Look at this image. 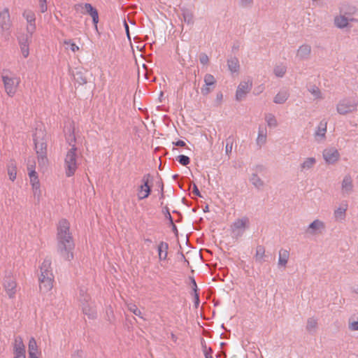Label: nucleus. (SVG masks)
<instances>
[{
  "label": "nucleus",
  "mask_w": 358,
  "mask_h": 358,
  "mask_svg": "<svg viewBox=\"0 0 358 358\" xmlns=\"http://www.w3.org/2000/svg\"><path fill=\"white\" fill-rule=\"evenodd\" d=\"M39 290L42 294L49 293L53 288L55 275L52 271V260L46 257L39 266L38 277Z\"/></svg>",
  "instance_id": "1"
},
{
  "label": "nucleus",
  "mask_w": 358,
  "mask_h": 358,
  "mask_svg": "<svg viewBox=\"0 0 358 358\" xmlns=\"http://www.w3.org/2000/svg\"><path fill=\"white\" fill-rule=\"evenodd\" d=\"M1 79L3 83L5 93L10 97H13L19 88L21 83L20 78L14 72L6 69L1 73Z\"/></svg>",
  "instance_id": "2"
},
{
  "label": "nucleus",
  "mask_w": 358,
  "mask_h": 358,
  "mask_svg": "<svg viewBox=\"0 0 358 358\" xmlns=\"http://www.w3.org/2000/svg\"><path fill=\"white\" fill-rule=\"evenodd\" d=\"M78 168L77 148L73 145L64 157V169L66 177L74 176Z\"/></svg>",
  "instance_id": "3"
},
{
  "label": "nucleus",
  "mask_w": 358,
  "mask_h": 358,
  "mask_svg": "<svg viewBox=\"0 0 358 358\" xmlns=\"http://www.w3.org/2000/svg\"><path fill=\"white\" fill-rule=\"evenodd\" d=\"M75 243L73 239L57 241V251L65 261L71 262L74 258Z\"/></svg>",
  "instance_id": "4"
},
{
  "label": "nucleus",
  "mask_w": 358,
  "mask_h": 358,
  "mask_svg": "<svg viewBox=\"0 0 358 358\" xmlns=\"http://www.w3.org/2000/svg\"><path fill=\"white\" fill-rule=\"evenodd\" d=\"M57 241L73 239L70 222L66 219H62L57 226Z\"/></svg>",
  "instance_id": "5"
},
{
  "label": "nucleus",
  "mask_w": 358,
  "mask_h": 358,
  "mask_svg": "<svg viewBox=\"0 0 358 358\" xmlns=\"http://www.w3.org/2000/svg\"><path fill=\"white\" fill-rule=\"evenodd\" d=\"M46 134L43 130L36 131L34 135L35 149L38 157H43L47 150Z\"/></svg>",
  "instance_id": "6"
},
{
  "label": "nucleus",
  "mask_w": 358,
  "mask_h": 358,
  "mask_svg": "<svg viewBox=\"0 0 358 358\" xmlns=\"http://www.w3.org/2000/svg\"><path fill=\"white\" fill-rule=\"evenodd\" d=\"M79 301L84 314L90 317H94L96 315V306L89 295L81 296Z\"/></svg>",
  "instance_id": "7"
},
{
  "label": "nucleus",
  "mask_w": 358,
  "mask_h": 358,
  "mask_svg": "<svg viewBox=\"0 0 358 358\" xmlns=\"http://www.w3.org/2000/svg\"><path fill=\"white\" fill-rule=\"evenodd\" d=\"M28 176L34 195L40 196L41 194V183L34 166H31L28 168Z\"/></svg>",
  "instance_id": "8"
},
{
  "label": "nucleus",
  "mask_w": 358,
  "mask_h": 358,
  "mask_svg": "<svg viewBox=\"0 0 358 358\" xmlns=\"http://www.w3.org/2000/svg\"><path fill=\"white\" fill-rule=\"evenodd\" d=\"M151 177L149 174L145 175L141 180V185L137 189V197L138 200H143L149 196L151 192Z\"/></svg>",
  "instance_id": "9"
},
{
  "label": "nucleus",
  "mask_w": 358,
  "mask_h": 358,
  "mask_svg": "<svg viewBox=\"0 0 358 358\" xmlns=\"http://www.w3.org/2000/svg\"><path fill=\"white\" fill-rule=\"evenodd\" d=\"M76 9L83 14H88L92 18L96 28L99 22V14L97 10L91 3H80L76 6Z\"/></svg>",
  "instance_id": "10"
},
{
  "label": "nucleus",
  "mask_w": 358,
  "mask_h": 358,
  "mask_svg": "<svg viewBox=\"0 0 358 358\" xmlns=\"http://www.w3.org/2000/svg\"><path fill=\"white\" fill-rule=\"evenodd\" d=\"M22 16L27 21L26 33L34 34L36 29L34 12L30 9H25L22 13Z\"/></svg>",
  "instance_id": "11"
},
{
  "label": "nucleus",
  "mask_w": 358,
  "mask_h": 358,
  "mask_svg": "<svg viewBox=\"0 0 358 358\" xmlns=\"http://www.w3.org/2000/svg\"><path fill=\"white\" fill-rule=\"evenodd\" d=\"M339 12L345 15L350 22H358V10L355 6L348 4L343 5Z\"/></svg>",
  "instance_id": "12"
},
{
  "label": "nucleus",
  "mask_w": 358,
  "mask_h": 358,
  "mask_svg": "<svg viewBox=\"0 0 358 358\" xmlns=\"http://www.w3.org/2000/svg\"><path fill=\"white\" fill-rule=\"evenodd\" d=\"M33 34L29 33L22 34L18 36V43L21 52L24 58L29 55V44Z\"/></svg>",
  "instance_id": "13"
},
{
  "label": "nucleus",
  "mask_w": 358,
  "mask_h": 358,
  "mask_svg": "<svg viewBox=\"0 0 358 358\" xmlns=\"http://www.w3.org/2000/svg\"><path fill=\"white\" fill-rule=\"evenodd\" d=\"M13 358H26L25 346L22 338L17 336L13 344Z\"/></svg>",
  "instance_id": "14"
},
{
  "label": "nucleus",
  "mask_w": 358,
  "mask_h": 358,
  "mask_svg": "<svg viewBox=\"0 0 358 358\" xmlns=\"http://www.w3.org/2000/svg\"><path fill=\"white\" fill-rule=\"evenodd\" d=\"M357 108V104L348 99L339 101L337 105V112L341 115H345L354 112Z\"/></svg>",
  "instance_id": "15"
},
{
  "label": "nucleus",
  "mask_w": 358,
  "mask_h": 358,
  "mask_svg": "<svg viewBox=\"0 0 358 358\" xmlns=\"http://www.w3.org/2000/svg\"><path fill=\"white\" fill-rule=\"evenodd\" d=\"M323 158L326 163L333 164L337 162L340 159V154L335 148H327L323 150Z\"/></svg>",
  "instance_id": "16"
},
{
  "label": "nucleus",
  "mask_w": 358,
  "mask_h": 358,
  "mask_svg": "<svg viewBox=\"0 0 358 358\" xmlns=\"http://www.w3.org/2000/svg\"><path fill=\"white\" fill-rule=\"evenodd\" d=\"M3 287L9 297L12 298L16 292L17 283L12 275L6 276L3 281Z\"/></svg>",
  "instance_id": "17"
},
{
  "label": "nucleus",
  "mask_w": 358,
  "mask_h": 358,
  "mask_svg": "<svg viewBox=\"0 0 358 358\" xmlns=\"http://www.w3.org/2000/svg\"><path fill=\"white\" fill-rule=\"evenodd\" d=\"M41 351L36 339L31 337L28 342V358H41Z\"/></svg>",
  "instance_id": "18"
},
{
  "label": "nucleus",
  "mask_w": 358,
  "mask_h": 358,
  "mask_svg": "<svg viewBox=\"0 0 358 358\" xmlns=\"http://www.w3.org/2000/svg\"><path fill=\"white\" fill-rule=\"evenodd\" d=\"M252 87V81L250 80L241 82L238 86L236 90V99L240 101L242 100L245 95L250 92Z\"/></svg>",
  "instance_id": "19"
},
{
  "label": "nucleus",
  "mask_w": 358,
  "mask_h": 358,
  "mask_svg": "<svg viewBox=\"0 0 358 358\" xmlns=\"http://www.w3.org/2000/svg\"><path fill=\"white\" fill-rule=\"evenodd\" d=\"M325 227L324 223L320 220H315L311 222L307 229V233L311 235H315L321 232Z\"/></svg>",
  "instance_id": "20"
},
{
  "label": "nucleus",
  "mask_w": 358,
  "mask_h": 358,
  "mask_svg": "<svg viewBox=\"0 0 358 358\" xmlns=\"http://www.w3.org/2000/svg\"><path fill=\"white\" fill-rule=\"evenodd\" d=\"M6 172L8 179L12 182H15L17 178V166L14 160H10L6 165Z\"/></svg>",
  "instance_id": "21"
},
{
  "label": "nucleus",
  "mask_w": 358,
  "mask_h": 358,
  "mask_svg": "<svg viewBox=\"0 0 358 358\" xmlns=\"http://www.w3.org/2000/svg\"><path fill=\"white\" fill-rule=\"evenodd\" d=\"M0 23L2 29H8L10 26V16L9 9L4 8L0 12Z\"/></svg>",
  "instance_id": "22"
},
{
  "label": "nucleus",
  "mask_w": 358,
  "mask_h": 358,
  "mask_svg": "<svg viewBox=\"0 0 358 358\" xmlns=\"http://www.w3.org/2000/svg\"><path fill=\"white\" fill-rule=\"evenodd\" d=\"M334 23L337 28L344 29L348 27L350 22L347 19L345 15L341 14L339 12V14L334 17Z\"/></svg>",
  "instance_id": "23"
},
{
  "label": "nucleus",
  "mask_w": 358,
  "mask_h": 358,
  "mask_svg": "<svg viewBox=\"0 0 358 358\" xmlns=\"http://www.w3.org/2000/svg\"><path fill=\"white\" fill-rule=\"evenodd\" d=\"M169 245L165 242H160L157 245L158 257L159 261H165L168 256Z\"/></svg>",
  "instance_id": "24"
},
{
  "label": "nucleus",
  "mask_w": 358,
  "mask_h": 358,
  "mask_svg": "<svg viewBox=\"0 0 358 358\" xmlns=\"http://www.w3.org/2000/svg\"><path fill=\"white\" fill-rule=\"evenodd\" d=\"M348 204L344 203L337 208L334 212V216L336 220L343 221L345 218L346 211L348 210Z\"/></svg>",
  "instance_id": "25"
},
{
  "label": "nucleus",
  "mask_w": 358,
  "mask_h": 358,
  "mask_svg": "<svg viewBox=\"0 0 358 358\" xmlns=\"http://www.w3.org/2000/svg\"><path fill=\"white\" fill-rule=\"evenodd\" d=\"M311 52V47L308 44L301 45L297 50L296 57L300 59H304L309 57Z\"/></svg>",
  "instance_id": "26"
},
{
  "label": "nucleus",
  "mask_w": 358,
  "mask_h": 358,
  "mask_svg": "<svg viewBox=\"0 0 358 358\" xmlns=\"http://www.w3.org/2000/svg\"><path fill=\"white\" fill-rule=\"evenodd\" d=\"M206 86L201 89V93L204 95L208 94L210 92V86L214 85L215 79L211 74H206L204 77Z\"/></svg>",
  "instance_id": "27"
},
{
  "label": "nucleus",
  "mask_w": 358,
  "mask_h": 358,
  "mask_svg": "<svg viewBox=\"0 0 358 358\" xmlns=\"http://www.w3.org/2000/svg\"><path fill=\"white\" fill-rule=\"evenodd\" d=\"M248 223V220L245 217L238 219L234 222L231 225L233 231H243L245 229Z\"/></svg>",
  "instance_id": "28"
},
{
  "label": "nucleus",
  "mask_w": 358,
  "mask_h": 358,
  "mask_svg": "<svg viewBox=\"0 0 358 358\" xmlns=\"http://www.w3.org/2000/svg\"><path fill=\"white\" fill-rule=\"evenodd\" d=\"M352 180L350 176H345L342 181V191L345 194H349L352 191Z\"/></svg>",
  "instance_id": "29"
},
{
  "label": "nucleus",
  "mask_w": 358,
  "mask_h": 358,
  "mask_svg": "<svg viewBox=\"0 0 358 358\" xmlns=\"http://www.w3.org/2000/svg\"><path fill=\"white\" fill-rule=\"evenodd\" d=\"M289 97V93L286 90L280 91L274 97L273 101L277 104L284 103Z\"/></svg>",
  "instance_id": "30"
},
{
  "label": "nucleus",
  "mask_w": 358,
  "mask_h": 358,
  "mask_svg": "<svg viewBox=\"0 0 358 358\" xmlns=\"http://www.w3.org/2000/svg\"><path fill=\"white\" fill-rule=\"evenodd\" d=\"M289 257V253L287 250H280L279 251L278 264L282 266H285Z\"/></svg>",
  "instance_id": "31"
},
{
  "label": "nucleus",
  "mask_w": 358,
  "mask_h": 358,
  "mask_svg": "<svg viewBox=\"0 0 358 358\" xmlns=\"http://www.w3.org/2000/svg\"><path fill=\"white\" fill-rule=\"evenodd\" d=\"M316 160L314 157H308L301 164V171L310 169L315 164Z\"/></svg>",
  "instance_id": "32"
},
{
  "label": "nucleus",
  "mask_w": 358,
  "mask_h": 358,
  "mask_svg": "<svg viewBox=\"0 0 358 358\" xmlns=\"http://www.w3.org/2000/svg\"><path fill=\"white\" fill-rule=\"evenodd\" d=\"M228 67L231 72L235 73L239 70V62L237 58H231L228 60Z\"/></svg>",
  "instance_id": "33"
},
{
  "label": "nucleus",
  "mask_w": 358,
  "mask_h": 358,
  "mask_svg": "<svg viewBox=\"0 0 358 358\" xmlns=\"http://www.w3.org/2000/svg\"><path fill=\"white\" fill-rule=\"evenodd\" d=\"M265 256V249L263 246L259 245L256 248V253L255 255L257 262H262Z\"/></svg>",
  "instance_id": "34"
},
{
  "label": "nucleus",
  "mask_w": 358,
  "mask_h": 358,
  "mask_svg": "<svg viewBox=\"0 0 358 358\" xmlns=\"http://www.w3.org/2000/svg\"><path fill=\"white\" fill-rule=\"evenodd\" d=\"M286 70L287 69L285 65H277L274 68V73L278 77H282L285 75Z\"/></svg>",
  "instance_id": "35"
},
{
  "label": "nucleus",
  "mask_w": 358,
  "mask_h": 358,
  "mask_svg": "<svg viewBox=\"0 0 358 358\" xmlns=\"http://www.w3.org/2000/svg\"><path fill=\"white\" fill-rule=\"evenodd\" d=\"M128 309L130 312L134 313L135 315H136L141 318H143L142 312L135 304H133V303L129 304Z\"/></svg>",
  "instance_id": "36"
},
{
  "label": "nucleus",
  "mask_w": 358,
  "mask_h": 358,
  "mask_svg": "<svg viewBox=\"0 0 358 358\" xmlns=\"http://www.w3.org/2000/svg\"><path fill=\"white\" fill-rule=\"evenodd\" d=\"M309 92H310V94L313 96V97L315 99H320L322 98L321 92H320V89L317 87L314 86V87H311L309 90Z\"/></svg>",
  "instance_id": "37"
},
{
  "label": "nucleus",
  "mask_w": 358,
  "mask_h": 358,
  "mask_svg": "<svg viewBox=\"0 0 358 358\" xmlns=\"http://www.w3.org/2000/svg\"><path fill=\"white\" fill-rule=\"evenodd\" d=\"M267 124L270 127H275L278 124L275 117L272 115H268L266 117Z\"/></svg>",
  "instance_id": "38"
},
{
  "label": "nucleus",
  "mask_w": 358,
  "mask_h": 358,
  "mask_svg": "<svg viewBox=\"0 0 358 358\" xmlns=\"http://www.w3.org/2000/svg\"><path fill=\"white\" fill-rule=\"evenodd\" d=\"M178 161L180 164H182L183 166H186V165L189 164L190 162L189 158L188 157H187L185 155H179L178 157Z\"/></svg>",
  "instance_id": "39"
},
{
  "label": "nucleus",
  "mask_w": 358,
  "mask_h": 358,
  "mask_svg": "<svg viewBox=\"0 0 358 358\" xmlns=\"http://www.w3.org/2000/svg\"><path fill=\"white\" fill-rule=\"evenodd\" d=\"M64 43L70 45V49L73 52H76L80 50V48L71 41H64Z\"/></svg>",
  "instance_id": "40"
},
{
  "label": "nucleus",
  "mask_w": 358,
  "mask_h": 358,
  "mask_svg": "<svg viewBox=\"0 0 358 358\" xmlns=\"http://www.w3.org/2000/svg\"><path fill=\"white\" fill-rule=\"evenodd\" d=\"M266 134L263 131H259V134L257 139V143L264 144L266 142Z\"/></svg>",
  "instance_id": "41"
},
{
  "label": "nucleus",
  "mask_w": 358,
  "mask_h": 358,
  "mask_svg": "<svg viewBox=\"0 0 358 358\" xmlns=\"http://www.w3.org/2000/svg\"><path fill=\"white\" fill-rule=\"evenodd\" d=\"M317 326V321L315 319L310 318L308 320L307 329L309 330L313 329Z\"/></svg>",
  "instance_id": "42"
},
{
  "label": "nucleus",
  "mask_w": 358,
  "mask_h": 358,
  "mask_svg": "<svg viewBox=\"0 0 358 358\" xmlns=\"http://www.w3.org/2000/svg\"><path fill=\"white\" fill-rule=\"evenodd\" d=\"M349 329L352 331H358V321L350 322Z\"/></svg>",
  "instance_id": "43"
},
{
  "label": "nucleus",
  "mask_w": 358,
  "mask_h": 358,
  "mask_svg": "<svg viewBox=\"0 0 358 358\" xmlns=\"http://www.w3.org/2000/svg\"><path fill=\"white\" fill-rule=\"evenodd\" d=\"M252 183L257 187L262 186L263 183L261 180L256 176H254L252 178Z\"/></svg>",
  "instance_id": "44"
},
{
  "label": "nucleus",
  "mask_w": 358,
  "mask_h": 358,
  "mask_svg": "<svg viewBox=\"0 0 358 358\" xmlns=\"http://www.w3.org/2000/svg\"><path fill=\"white\" fill-rule=\"evenodd\" d=\"M203 351L206 358L213 357L211 355L212 350L210 348H207L206 345H204Z\"/></svg>",
  "instance_id": "45"
},
{
  "label": "nucleus",
  "mask_w": 358,
  "mask_h": 358,
  "mask_svg": "<svg viewBox=\"0 0 358 358\" xmlns=\"http://www.w3.org/2000/svg\"><path fill=\"white\" fill-rule=\"evenodd\" d=\"M39 6L41 13H45L47 10L46 0H39Z\"/></svg>",
  "instance_id": "46"
},
{
  "label": "nucleus",
  "mask_w": 358,
  "mask_h": 358,
  "mask_svg": "<svg viewBox=\"0 0 358 358\" xmlns=\"http://www.w3.org/2000/svg\"><path fill=\"white\" fill-rule=\"evenodd\" d=\"M326 131H327V127H326V124H324L322 129H320V130L317 133V134L320 135L322 137H324Z\"/></svg>",
  "instance_id": "47"
},
{
  "label": "nucleus",
  "mask_w": 358,
  "mask_h": 358,
  "mask_svg": "<svg viewBox=\"0 0 358 358\" xmlns=\"http://www.w3.org/2000/svg\"><path fill=\"white\" fill-rule=\"evenodd\" d=\"M253 0H241V4L243 6H248L252 4Z\"/></svg>",
  "instance_id": "48"
},
{
  "label": "nucleus",
  "mask_w": 358,
  "mask_h": 358,
  "mask_svg": "<svg viewBox=\"0 0 358 358\" xmlns=\"http://www.w3.org/2000/svg\"><path fill=\"white\" fill-rule=\"evenodd\" d=\"M192 192H193V193H194V194H195L196 196H201V195H200V192H199V189H198V188H197V187H196V185H194Z\"/></svg>",
  "instance_id": "49"
},
{
  "label": "nucleus",
  "mask_w": 358,
  "mask_h": 358,
  "mask_svg": "<svg viewBox=\"0 0 358 358\" xmlns=\"http://www.w3.org/2000/svg\"><path fill=\"white\" fill-rule=\"evenodd\" d=\"M175 145L177 146L184 147L186 145V143H185V141L180 140L176 142Z\"/></svg>",
  "instance_id": "50"
},
{
  "label": "nucleus",
  "mask_w": 358,
  "mask_h": 358,
  "mask_svg": "<svg viewBox=\"0 0 358 358\" xmlns=\"http://www.w3.org/2000/svg\"><path fill=\"white\" fill-rule=\"evenodd\" d=\"M124 27H125V30H126L127 36L129 38V26L126 22H124Z\"/></svg>",
  "instance_id": "51"
},
{
  "label": "nucleus",
  "mask_w": 358,
  "mask_h": 358,
  "mask_svg": "<svg viewBox=\"0 0 358 358\" xmlns=\"http://www.w3.org/2000/svg\"><path fill=\"white\" fill-rule=\"evenodd\" d=\"M201 62L203 64H206L208 62V57L206 56H204L200 59Z\"/></svg>",
  "instance_id": "52"
},
{
  "label": "nucleus",
  "mask_w": 358,
  "mask_h": 358,
  "mask_svg": "<svg viewBox=\"0 0 358 358\" xmlns=\"http://www.w3.org/2000/svg\"><path fill=\"white\" fill-rule=\"evenodd\" d=\"M195 299H196V303H199V295L198 294L195 293Z\"/></svg>",
  "instance_id": "53"
},
{
  "label": "nucleus",
  "mask_w": 358,
  "mask_h": 358,
  "mask_svg": "<svg viewBox=\"0 0 358 358\" xmlns=\"http://www.w3.org/2000/svg\"><path fill=\"white\" fill-rule=\"evenodd\" d=\"M217 97H218V99H221L222 98V94H218V95H217Z\"/></svg>",
  "instance_id": "54"
},
{
  "label": "nucleus",
  "mask_w": 358,
  "mask_h": 358,
  "mask_svg": "<svg viewBox=\"0 0 358 358\" xmlns=\"http://www.w3.org/2000/svg\"><path fill=\"white\" fill-rule=\"evenodd\" d=\"M194 285L195 287H196V282L194 281Z\"/></svg>",
  "instance_id": "55"
},
{
  "label": "nucleus",
  "mask_w": 358,
  "mask_h": 358,
  "mask_svg": "<svg viewBox=\"0 0 358 358\" xmlns=\"http://www.w3.org/2000/svg\"><path fill=\"white\" fill-rule=\"evenodd\" d=\"M208 358H213V357H208Z\"/></svg>",
  "instance_id": "56"
}]
</instances>
